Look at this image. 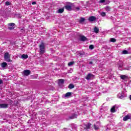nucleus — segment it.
<instances>
[{"label":"nucleus","mask_w":131,"mask_h":131,"mask_svg":"<svg viewBox=\"0 0 131 131\" xmlns=\"http://www.w3.org/2000/svg\"><path fill=\"white\" fill-rule=\"evenodd\" d=\"M39 50H40V55H42V54H45V43L41 42V44L39 46Z\"/></svg>","instance_id":"obj_1"},{"label":"nucleus","mask_w":131,"mask_h":131,"mask_svg":"<svg viewBox=\"0 0 131 131\" xmlns=\"http://www.w3.org/2000/svg\"><path fill=\"white\" fill-rule=\"evenodd\" d=\"M10 57L11 55H10V54L8 52L4 54V59L6 62H11V60L10 59Z\"/></svg>","instance_id":"obj_2"},{"label":"nucleus","mask_w":131,"mask_h":131,"mask_svg":"<svg viewBox=\"0 0 131 131\" xmlns=\"http://www.w3.org/2000/svg\"><path fill=\"white\" fill-rule=\"evenodd\" d=\"M8 29H9V30H13L15 29V24L14 23H9L8 24Z\"/></svg>","instance_id":"obj_3"},{"label":"nucleus","mask_w":131,"mask_h":131,"mask_svg":"<svg viewBox=\"0 0 131 131\" xmlns=\"http://www.w3.org/2000/svg\"><path fill=\"white\" fill-rule=\"evenodd\" d=\"M120 78L124 81H127L128 79V76L125 75H120Z\"/></svg>","instance_id":"obj_4"},{"label":"nucleus","mask_w":131,"mask_h":131,"mask_svg":"<svg viewBox=\"0 0 131 131\" xmlns=\"http://www.w3.org/2000/svg\"><path fill=\"white\" fill-rule=\"evenodd\" d=\"M100 126H101V124L100 122H97L96 124H94V128L95 129V130H98V129L100 128Z\"/></svg>","instance_id":"obj_5"},{"label":"nucleus","mask_w":131,"mask_h":131,"mask_svg":"<svg viewBox=\"0 0 131 131\" xmlns=\"http://www.w3.org/2000/svg\"><path fill=\"white\" fill-rule=\"evenodd\" d=\"M93 77H94V75H93V74L89 73L85 77V79H87V80H90L92 79V78H93Z\"/></svg>","instance_id":"obj_6"},{"label":"nucleus","mask_w":131,"mask_h":131,"mask_svg":"<svg viewBox=\"0 0 131 131\" xmlns=\"http://www.w3.org/2000/svg\"><path fill=\"white\" fill-rule=\"evenodd\" d=\"M130 118H131V115L128 114L123 118V121H127V120H128V119H130Z\"/></svg>","instance_id":"obj_7"},{"label":"nucleus","mask_w":131,"mask_h":131,"mask_svg":"<svg viewBox=\"0 0 131 131\" xmlns=\"http://www.w3.org/2000/svg\"><path fill=\"white\" fill-rule=\"evenodd\" d=\"M118 98L119 99H123L125 98V96H124V94H123L122 92H121L118 95Z\"/></svg>","instance_id":"obj_8"},{"label":"nucleus","mask_w":131,"mask_h":131,"mask_svg":"<svg viewBox=\"0 0 131 131\" xmlns=\"http://www.w3.org/2000/svg\"><path fill=\"white\" fill-rule=\"evenodd\" d=\"M100 3L104 4V5H108L110 2L109 0H100Z\"/></svg>","instance_id":"obj_9"},{"label":"nucleus","mask_w":131,"mask_h":131,"mask_svg":"<svg viewBox=\"0 0 131 131\" xmlns=\"http://www.w3.org/2000/svg\"><path fill=\"white\" fill-rule=\"evenodd\" d=\"M65 9L67 10L68 11H71L72 8L71 5H67L64 6Z\"/></svg>","instance_id":"obj_10"},{"label":"nucleus","mask_w":131,"mask_h":131,"mask_svg":"<svg viewBox=\"0 0 131 131\" xmlns=\"http://www.w3.org/2000/svg\"><path fill=\"white\" fill-rule=\"evenodd\" d=\"M91 125H92V124L89 123L88 124L84 125V128H85V129H89Z\"/></svg>","instance_id":"obj_11"},{"label":"nucleus","mask_w":131,"mask_h":131,"mask_svg":"<svg viewBox=\"0 0 131 131\" xmlns=\"http://www.w3.org/2000/svg\"><path fill=\"white\" fill-rule=\"evenodd\" d=\"M64 12V8H60L57 10V14H62V13Z\"/></svg>","instance_id":"obj_12"},{"label":"nucleus","mask_w":131,"mask_h":131,"mask_svg":"<svg viewBox=\"0 0 131 131\" xmlns=\"http://www.w3.org/2000/svg\"><path fill=\"white\" fill-rule=\"evenodd\" d=\"M24 73L25 75H26V76H28V75H29V74H30V71H29L28 70H26L24 71Z\"/></svg>","instance_id":"obj_13"},{"label":"nucleus","mask_w":131,"mask_h":131,"mask_svg":"<svg viewBox=\"0 0 131 131\" xmlns=\"http://www.w3.org/2000/svg\"><path fill=\"white\" fill-rule=\"evenodd\" d=\"M96 17L94 16H90L89 18V21H95L96 20Z\"/></svg>","instance_id":"obj_14"},{"label":"nucleus","mask_w":131,"mask_h":131,"mask_svg":"<svg viewBox=\"0 0 131 131\" xmlns=\"http://www.w3.org/2000/svg\"><path fill=\"white\" fill-rule=\"evenodd\" d=\"M0 108H8V104L6 103L0 104Z\"/></svg>","instance_id":"obj_15"},{"label":"nucleus","mask_w":131,"mask_h":131,"mask_svg":"<svg viewBox=\"0 0 131 131\" xmlns=\"http://www.w3.org/2000/svg\"><path fill=\"white\" fill-rule=\"evenodd\" d=\"M80 40L81 41H84V40H86V37H85L84 36H81L80 37Z\"/></svg>","instance_id":"obj_16"},{"label":"nucleus","mask_w":131,"mask_h":131,"mask_svg":"<svg viewBox=\"0 0 131 131\" xmlns=\"http://www.w3.org/2000/svg\"><path fill=\"white\" fill-rule=\"evenodd\" d=\"M1 66L2 68H5V67H7V66H8V64L7 63V62H4L2 63Z\"/></svg>","instance_id":"obj_17"},{"label":"nucleus","mask_w":131,"mask_h":131,"mask_svg":"<svg viewBox=\"0 0 131 131\" xmlns=\"http://www.w3.org/2000/svg\"><path fill=\"white\" fill-rule=\"evenodd\" d=\"M85 21V18L84 17H81L80 20H79V23L81 24Z\"/></svg>","instance_id":"obj_18"},{"label":"nucleus","mask_w":131,"mask_h":131,"mask_svg":"<svg viewBox=\"0 0 131 131\" xmlns=\"http://www.w3.org/2000/svg\"><path fill=\"white\" fill-rule=\"evenodd\" d=\"M94 30L95 33H99V31H100V30L97 27H95L94 28Z\"/></svg>","instance_id":"obj_19"},{"label":"nucleus","mask_w":131,"mask_h":131,"mask_svg":"<svg viewBox=\"0 0 131 131\" xmlns=\"http://www.w3.org/2000/svg\"><path fill=\"white\" fill-rule=\"evenodd\" d=\"M76 117H77V115L74 114L72 116L70 117V119H74V118H76Z\"/></svg>","instance_id":"obj_20"},{"label":"nucleus","mask_w":131,"mask_h":131,"mask_svg":"<svg viewBox=\"0 0 131 131\" xmlns=\"http://www.w3.org/2000/svg\"><path fill=\"white\" fill-rule=\"evenodd\" d=\"M115 110V106H113L112 108L111 109V112L114 113V112H116Z\"/></svg>","instance_id":"obj_21"},{"label":"nucleus","mask_w":131,"mask_h":131,"mask_svg":"<svg viewBox=\"0 0 131 131\" xmlns=\"http://www.w3.org/2000/svg\"><path fill=\"white\" fill-rule=\"evenodd\" d=\"M28 58V55H25V54H23L21 55V59H27Z\"/></svg>","instance_id":"obj_22"},{"label":"nucleus","mask_w":131,"mask_h":131,"mask_svg":"<svg viewBox=\"0 0 131 131\" xmlns=\"http://www.w3.org/2000/svg\"><path fill=\"white\" fill-rule=\"evenodd\" d=\"M69 89L72 90V89H74V85L73 84H70L68 86Z\"/></svg>","instance_id":"obj_23"},{"label":"nucleus","mask_w":131,"mask_h":131,"mask_svg":"<svg viewBox=\"0 0 131 131\" xmlns=\"http://www.w3.org/2000/svg\"><path fill=\"white\" fill-rule=\"evenodd\" d=\"M70 96H71V92H68L64 95V97H70Z\"/></svg>","instance_id":"obj_24"},{"label":"nucleus","mask_w":131,"mask_h":131,"mask_svg":"<svg viewBox=\"0 0 131 131\" xmlns=\"http://www.w3.org/2000/svg\"><path fill=\"white\" fill-rule=\"evenodd\" d=\"M105 10L107 12H109L110 11V10H111V8H110V7H109V6H106L105 7Z\"/></svg>","instance_id":"obj_25"},{"label":"nucleus","mask_w":131,"mask_h":131,"mask_svg":"<svg viewBox=\"0 0 131 131\" xmlns=\"http://www.w3.org/2000/svg\"><path fill=\"white\" fill-rule=\"evenodd\" d=\"M122 54H123V55H126L127 54H128V52L126 50H123Z\"/></svg>","instance_id":"obj_26"},{"label":"nucleus","mask_w":131,"mask_h":131,"mask_svg":"<svg viewBox=\"0 0 131 131\" xmlns=\"http://www.w3.org/2000/svg\"><path fill=\"white\" fill-rule=\"evenodd\" d=\"M58 83H61V84L64 83V80L63 79H59Z\"/></svg>","instance_id":"obj_27"},{"label":"nucleus","mask_w":131,"mask_h":131,"mask_svg":"<svg viewBox=\"0 0 131 131\" xmlns=\"http://www.w3.org/2000/svg\"><path fill=\"white\" fill-rule=\"evenodd\" d=\"M73 64H74V61H72V62H69L68 65V66L70 67V66H72V65H73Z\"/></svg>","instance_id":"obj_28"},{"label":"nucleus","mask_w":131,"mask_h":131,"mask_svg":"<svg viewBox=\"0 0 131 131\" xmlns=\"http://www.w3.org/2000/svg\"><path fill=\"white\" fill-rule=\"evenodd\" d=\"M74 11H79V10H80V8L78 7H75L74 9H73Z\"/></svg>","instance_id":"obj_29"},{"label":"nucleus","mask_w":131,"mask_h":131,"mask_svg":"<svg viewBox=\"0 0 131 131\" xmlns=\"http://www.w3.org/2000/svg\"><path fill=\"white\" fill-rule=\"evenodd\" d=\"M110 41L112 42H115V41H116V39L115 38H111L110 39Z\"/></svg>","instance_id":"obj_30"},{"label":"nucleus","mask_w":131,"mask_h":131,"mask_svg":"<svg viewBox=\"0 0 131 131\" xmlns=\"http://www.w3.org/2000/svg\"><path fill=\"white\" fill-rule=\"evenodd\" d=\"M5 5H6V6H11V2L7 1L5 3Z\"/></svg>","instance_id":"obj_31"},{"label":"nucleus","mask_w":131,"mask_h":131,"mask_svg":"<svg viewBox=\"0 0 131 131\" xmlns=\"http://www.w3.org/2000/svg\"><path fill=\"white\" fill-rule=\"evenodd\" d=\"M101 15L102 17H105V16H106V13H105V12H101Z\"/></svg>","instance_id":"obj_32"},{"label":"nucleus","mask_w":131,"mask_h":131,"mask_svg":"<svg viewBox=\"0 0 131 131\" xmlns=\"http://www.w3.org/2000/svg\"><path fill=\"white\" fill-rule=\"evenodd\" d=\"M89 49L90 50H94V45H91L89 46Z\"/></svg>","instance_id":"obj_33"},{"label":"nucleus","mask_w":131,"mask_h":131,"mask_svg":"<svg viewBox=\"0 0 131 131\" xmlns=\"http://www.w3.org/2000/svg\"><path fill=\"white\" fill-rule=\"evenodd\" d=\"M123 66V62H121V63L119 65V68H121Z\"/></svg>","instance_id":"obj_34"},{"label":"nucleus","mask_w":131,"mask_h":131,"mask_svg":"<svg viewBox=\"0 0 131 131\" xmlns=\"http://www.w3.org/2000/svg\"><path fill=\"white\" fill-rule=\"evenodd\" d=\"M68 130V129L67 128H63V129H62V131H67Z\"/></svg>","instance_id":"obj_35"},{"label":"nucleus","mask_w":131,"mask_h":131,"mask_svg":"<svg viewBox=\"0 0 131 131\" xmlns=\"http://www.w3.org/2000/svg\"><path fill=\"white\" fill-rule=\"evenodd\" d=\"M130 68V67H127V68H125V70H128Z\"/></svg>","instance_id":"obj_36"},{"label":"nucleus","mask_w":131,"mask_h":131,"mask_svg":"<svg viewBox=\"0 0 131 131\" xmlns=\"http://www.w3.org/2000/svg\"><path fill=\"white\" fill-rule=\"evenodd\" d=\"M32 5H36V2H32Z\"/></svg>","instance_id":"obj_37"},{"label":"nucleus","mask_w":131,"mask_h":131,"mask_svg":"<svg viewBox=\"0 0 131 131\" xmlns=\"http://www.w3.org/2000/svg\"><path fill=\"white\" fill-rule=\"evenodd\" d=\"M3 83V80H0V84H2Z\"/></svg>","instance_id":"obj_38"},{"label":"nucleus","mask_w":131,"mask_h":131,"mask_svg":"<svg viewBox=\"0 0 131 131\" xmlns=\"http://www.w3.org/2000/svg\"><path fill=\"white\" fill-rule=\"evenodd\" d=\"M129 99H130V101H131V95L129 96Z\"/></svg>","instance_id":"obj_39"},{"label":"nucleus","mask_w":131,"mask_h":131,"mask_svg":"<svg viewBox=\"0 0 131 131\" xmlns=\"http://www.w3.org/2000/svg\"><path fill=\"white\" fill-rule=\"evenodd\" d=\"M89 64H93V62H90Z\"/></svg>","instance_id":"obj_40"}]
</instances>
